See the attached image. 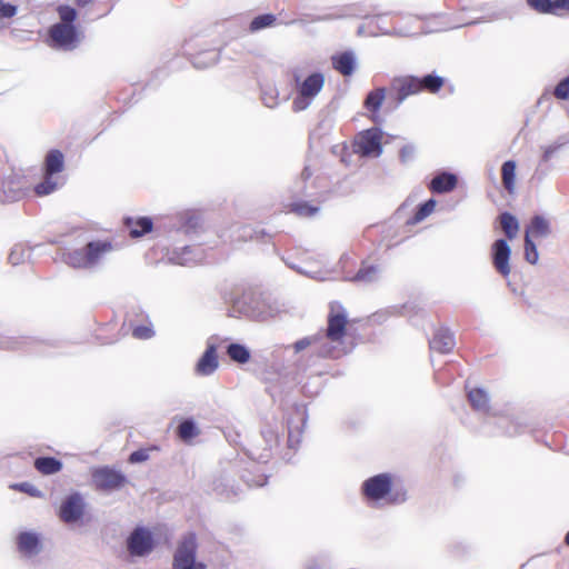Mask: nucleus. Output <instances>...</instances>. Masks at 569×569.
Returning <instances> with one entry per match:
<instances>
[{
  "label": "nucleus",
  "mask_w": 569,
  "mask_h": 569,
  "mask_svg": "<svg viewBox=\"0 0 569 569\" xmlns=\"http://www.w3.org/2000/svg\"><path fill=\"white\" fill-rule=\"evenodd\" d=\"M347 312L341 303H330L327 328L315 335L303 337L284 348L289 360L297 371H306L320 359H338L348 352L345 345L347 333Z\"/></svg>",
  "instance_id": "nucleus-1"
},
{
  "label": "nucleus",
  "mask_w": 569,
  "mask_h": 569,
  "mask_svg": "<svg viewBox=\"0 0 569 569\" xmlns=\"http://www.w3.org/2000/svg\"><path fill=\"white\" fill-rule=\"evenodd\" d=\"M279 312L280 308L273 300L253 288H246L237 293L231 299L229 309L232 317H244L256 321H266Z\"/></svg>",
  "instance_id": "nucleus-2"
},
{
  "label": "nucleus",
  "mask_w": 569,
  "mask_h": 569,
  "mask_svg": "<svg viewBox=\"0 0 569 569\" xmlns=\"http://www.w3.org/2000/svg\"><path fill=\"white\" fill-rule=\"evenodd\" d=\"M113 250L112 241L98 239L87 242L81 248L66 250L61 254V260L76 270L96 271Z\"/></svg>",
  "instance_id": "nucleus-3"
},
{
  "label": "nucleus",
  "mask_w": 569,
  "mask_h": 569,
  "mask_svg": "<svg viewBox=\"0 0 569 569\" xmlns=\"http://www.w3.org/2000/svg\"><path fill=\"white\" fill-rule=\"evenodd\" d=\"M290 73L296 90V96L292 100V110L300 112L308 109L323 89L325 74L320 71H315L303 78L298 67L292 68Z\"/></svg>",
  "instance_id": "nucleus-4"
},
{
  "label": "nucleus",
  "mask_w": 569,
  "mask_h": 569,
  "mask_svg": "<svg viewBox=\"0 0 569 569\" xmlns=\"http://www.w3.org/2000/svg\"><path fill=\"white\" fill-rule=\"evenodd\" d=\"M362 493L372 505L402 503L406 501L405 491H392V479L388 473H379L370 477L362 483Z\"/></svg>",
  "instance_id": "nucleus-5"
},
{
  "label": "nucleus",
  "mask_w": 569,
  "mask_h": 569,
  "mask_svg": "<svg viewBox=\"0 0 569 569\" xmlns=\"http://www.w3.org/2000/svg\"><path fill=\"white\" fill-rule=\"evenodd\" d=\"M197 538L194 533L187 535L179 543L172 562V569H207L202 562H197Z\"/></svg>",
  "instance_id": "nucleus-6"
},
{
  "label": "nucleus",
  "mask_w": 569,
  "mask_h": 569,
  "mask_svg": "<svg viewBox=\"0 0 569 569\" xmlns=\"http://www.w3.org/2000/svg\"><path fill=\"white\" fill-rule=\"evenodd\" d=\"M91 476L94 487L104 492L119 490L127 482V477L121 471L110 467L97 468Z\"/></svg>",
  "instance_id": "nucleus-7"
},
{
  "label": "nucleus",
  "mask_w": 569,
  "mask_h": 569,
  "mask_svg": "<svg viewBox=\"0 0 569 569\" xmlns=\"http://www.w3.org/2000/svg\"><path fill=\"white\" fill-rule=\"evenodd\" d=\"M86 511V501L80 492H72L67 496L59 508L58 516L67 525L80 521Z\"/></svg>",
  "instance_id": "nucleus-8"
},
{
  "label": "nucleus",
  "mask_w": 569,
  "mask_h": 569,
  "mask_svg": "<svg viewBox=\"0 0 569 569\" xmlns=\"http://www.w3.org/2000/svg\"><path fill=\"white\" fill-rule=\"evenodd\" d=\"M49 37L51 46L62 50H73L79 42L77 29L70 23H54L49 29Z\"/></svg>",
  "instance_id": "nucleus-9"
},
{
  "label": "nucleus",
  "mask_w": 569,
  "mask_h": 569,
  "mask_svg": "<svg viewBox=\"0 0 569 569\" xmlns=\"http://www.w3.org/2000/svg\"><path fill=\"white\" fill-rule=\"evenodd\" d=\"M28 190L27 180L19 174L11 173L0 181V201H19L27 194Z\"/></svg>",
  "instance_id": "nucleus-10"
},
{
  "label": "nucleus",
  "mask_w": 569,
  "mask_h": 569,
  "mask_svg": "<svg viewBox=\"0 0 569 569\" xmlns=\"http://www.w3.org/2000/svg\"><path fill=\"white\" fill-rule=\"evenodd\" d=\"M153 548V536L147 528L137 527L127 539V549L133 557H146Z\"/></svg>",
  "instance_id": "nucleus-11"
},
{
  "label": "nucleus",
  "mask_w": 569,
  "mask_h": 569,
  "mask_svg": "<svg viewBox=\"0 0 569 569\" xmlns=\"http://www.w3.org/2000/svg\"><path fill=\"white\" fill-rule=\"evenodd\" d=\"M418 84V77L416 76L393 78L389 87V93L395 99L396 106H400L408 97L418 94L420 92Z\"/></svg>",
  "instance_id": "nucleus-12"
},
{
  "label": "nucleus",
  "mask_w": 569,
  "mask_h": 569,
  "mask_svg": "<svg viewBox=\"0 0 569 569\" xmlns=\"http://www.w3.org/2000/svg\"><path fill=\"white\" fill-rule=\"evenodd\" d=\"M382 132L378 128H371L359 133L356 140L358 152L362 156L378 157L382 152Z\"/></svg>",
  "instance_id": "nucleus-13"
},
{
  "label": "nucleus",
  "mask_w": 569,
  "mask_h": 569,
  "mask_svg": "<svg viewBox=\"0 0 569 569\" xmlns=\"http://www.w3.org/2000/svg\"><path fill=\"white\" fill-rule=\"evenodd\" d=\"M168 260L179 266H193L204 260V251L200 246H184L168 252Z\"/></svg>",
  "instance_id": "nucleus-14"
},
{
  "label": "nucleus",
  "mask_w": 569,
  "mask_h": 569,
  "mask_svg": "<svg viewBox=\"0 0 569 569\" xmlns=\"http://www.w3.org/2000/svg\"><path fill=\"white\" fill-rule=\"evenodd\" d=\"M511 256V249L505 239H497L491 246V258L492 264L496 271L501 274L503 278H507L511 268L509 264Z\"/></svg>",
  "instance_id": "nucleus-15"
},
{
  "label": "nucleus",
  "mask_w": 569,
  "mask_h": 569,
  "mask_svg": "<svg viewBox=\"0 0 569 569\" xmlns=\"http://www.w3.org/2000/svg\"><path fill=\"white\" fill-rule=\"evenodd\" d=\"M219 367L217 347L213 342L208 341L207 349L198 360L194 372L201 377L211 376Z\"/></svg>",
  "instance_id": "nucleus-16"
},
{
  "label": "nucleus",
  "mask_w": 569,
  "mask_h": 569,
  "mask_svg": "<svg viewBox=\"0 0 569 569\" xmlns=\"http://www.w3.org/2000/svg\"><path fill=\"white\" fill-rule=\"evenodd\" d=\"M32 343L34 345V348L32 349L37 353L41 355H52L47 349L50 346L49 343L36 341L31 338H13V337H7V336H0V348L7 349V350H16L20 349L24 345Z\"/></svg>",
  "instance_id": "nucleus-17"
},
{
  "label": "nucleus",
  "mask_w": 569,
  "mask_h": 569,
  "mask_svg": "<svg viewBox=\"0 0 569 569\" xmlns=\"http://www.w3.org/2000/svg\"><path fill=\"white\" fill-rule=\"evenodd\" d=\"M455 346V336L448 328H439L429 341L430 349L442 355L451 352Z\"/></svg>",
  "instance_id": "nucleus-18"
},
{
  "label": "nucleus",
  "mask_w": 569,
  "mask_h": 569,
  "mask_svg": "<svg viewBox=\"0 0 569 569\" xmlns=\"http://www.w3.org/2000/svg\"><path fill=\"white\" fill-rule=\"evenodd\" d=\"M17 545L19 551L27 557L36 556L41 550L40 537L32 531L21 532L17 538Z\"/></svg>",
  "instance_id": "nucleus-19"
},
{
  "label": "nucleus",
  "mask_w": 569,
  "mask_h": 569,
  "mask_svg": "<svg viewBox=\"0 0 569 569\" xmlns=\"http://www.w3.org/2000/svg\"><path fill=\"white\" fill-rule=\"evenodd\" d=\"M332 68L345 77L351 76L356 70V56L352 51H345L331 57Z\"/></svg>",
  "instance_id": "nucleus-20"
},
{
  "label": "nucleus",
  "mask_w": 569,
  "mask_h": 569,
  "mask_svg": "<svg viewBox=\"0 0 569 569\" xmlns=\"http://www.w3.org/2000/svg\"><path fill=\"white\" fill-rule=\"evenodd\" d=\"M262 437L267 445L262 451H258L254 447L248 451L249 457L259 463L267 462L271 458L272 446L278 441L277 435L272 430L263 431Z\"/></svg>",
  "instance_id": "nucleus-21"
},
{
  "label": "nucleus",
  "mask_w": 569,
  "mask_h": 569,
  "mask_svg": "<svg viewBox=\"0 0 569 569\" xmlns=\"http://www.w3.org/2000/svg\"><path fill=\"white\" fill-rule=\"evenodd\" d=\"M457 186V177L450 172L437 174L430 182L429 188L432 192L445 193L453 190Z\"/></svg>",
  "instance_id": "nucleus-22"
},
{
  "label": "nucleus",
  "mask_w": 569,
  "mask_h": 569,
  "mask_svg": "<svg viewBox=\"0 0 569 569\" xmlns=\"http://www.w3.org/2000/svg\"><path fill=\"white\" fill-rule=\"evenodd\" d=\"M471 407L479 412L487 413L490 409V399L482 388H473L468 392Z\"/></svg>",
  "instance_id": "nucleus-23"
},
{
  "label": "nucleus",
  "mask_w": 569,
  "mask_h": 569,
  "mask_svg": "<svg viewBox=\"0 0 569 569\" xmlns=\"http://www.w3.org/2000/svg\"><path fill=\"white\" fill-rule=\"evenodd\" d=\"M380 273L381 270L378 266L363 263L352 277H346V279L355 282L370 283L378 280Z\"/></svg>",
  "instance_id": "nucleus-24"
},
{
  "label": "nucleus",
  "mask_w": 569,
  "mask_h": 569,
  "mask_svg": "<svg viewBox=\"0 0 569 569\" xmlns=\"http://www.w3.org/2000/svg\"><path fill=\"white\" fill-rule=\"evenodd\" d=\"M550 233V226L542 216H535L526 229V237L546 238Z\"/></svg>",
  "instance_id": "nucleus-25"
},
{
  "label": "nucleus",
  "mask_w": 569,
  "mask_h": 569,
  "mask_svg": "<svg viewBox=\"0 0 569 569\" xmlns=\"http://www.w3.org/2000/svg\"><path fill=\"white\" fill-rule=\"evenodd\" d=\"M124 223L132 238L141 237L152 230V221L147 217L138 218L137 220L133 218H126Z\"/></svg>",
  "instance_id": "nucleus-26"
},
{
  "label": "nucleus",
  "mask_w": 569,
  "mask_h": 569,
  "mask_svg": "<svg viewBox=\"0 0 569 569\" xmlns=\"http://www.w3.org/2000/svg\"><path fill=\"white\" fill-rule=\"evenodd\" d=\"M220 58V53L216 49L202 51L193 57L192 64L197 69H206L214 66Z\"/></svg>",
  "instance_id": "nucleus-27"
},
{
  "label": "nucleus",
  "mask_w": 569,
  "mask_h": 569,
  "mask_svg": "<svg viewBox=\"0 0 569 569\" xmlns=\"http://www.w3.org/2000/svg\"><path fill=\"white\" fill-rule=\"evenodd\" d=\"M34 467L42 475H53L61 470L62 463L53 457H40L36 459Z\"/></svg>",
  "instance_id": "nucleus-28"
},
{
  "label": "nucleus",
  "mask_w": 569,
  "mask_h": 569,
  "mask_svg": "<svg viewBox=\"0 0 569 569\" xmlns=\"http://www.w3.org/2000/svg\"><path fill=\"white\" fill-rule=\"evenodd\" d=\"M418 82L420 92L427 91L430 93H437L445 84V79L437 74H426L423 77H418Z\"/></svg>",
  "instance_id": "nucleus-29"
},
{
  "label": "nucleus",
  "mask_w": 569,
  "mask_h": 569,
  "mask_svg": "<svg viewBox=\"0 0 569 569\" xmlns=\"http://www.w3.org/2000/svg\"><path fill=\"white\" fill-rule=\"evenodd\" d=\"M501 179L505 189L512 193L516 184V162L508 160L501 167Z\"/></svg>",
  "instance_id": "nucleus-30"
},
{
  "label": "nucleus",
  "mask_w": 569,
  "mask_h": 569,
  "mask_svg": "<svg viewBox=\"0 0 569 569\" xmlns=\"http://www.w3.org/2000/svg\"><path fill=\"white\" fill-rule=\"evenodd\" d=\"M563 144L565 142H555L542 148L541 160L536 169V174L539 176V178H543L547 174L548 168H543L545 163H547Z\"/></svg>",
  "instance_id": "nucleus-31"
},
{
  "label": "nucleus",
  "mask_w": 569,
  "mask_h": 569,
  "mask_svg": "<svg viewBox=\"0 0 569 569\" xmlns=\"http://www.w3.org/2000/svg\"><path fill=\"white\" fill-rule=\"evenodd\" d=\"M63 169V154L59 150H51L46 157V173L53 176Z\"/></svg>",
  "instance_id": "nucleus-32"
},
{
  "label": "nucleus",
  "mask_w": 569,
  "mask_h": 569,
  "mask_svg": "<svg viewBox=\"0 0 569 569\" xmlns=\"http://www.w3.org/2000/svg\"><path fill=\"white\" fill-rule=\"evenodd\" d=\"M499 219L506 237L509 240L515 239L519 230V223L516 217L509 212H502Z\"/></svg>",
  "instance_id": "nucleus-33"
},
{
  "label": "nucleus",
  "mask_w": 569,
  "mask_h": 569,
  "mask_svg": "<svg viewBox=\"0 0 569 569\" xmlns=\"http://www.w3.org/2000/svg\"><path fill=\"white\" fill-rule=\"evenodd\" d=\"M386 98V89L377 88L370 91L365 99V107L371 112H378Z\"/></svg>",
  "instance_id": "nucleus-34"
},
{
  "label": "nucleus",
  "mask_w": 569,
  "mask_h": 569,
  "mask_svg": "<svg viewBox=\"0 0 569 569\" xmlns=\"http://www.w3.org/2000/svg\"><path fill=\"white\" fill-rule=\"evenodd\" d=\"M227 355L232 361L238 363H247L250 359L249 349L241 343H230L227 347Z\"/></svg>",
  "instance_id": "nucleus-35"
},
{
  "label": "nucleus",
  "mask_w": 569,
  "mask_h": 569,
  "mask_svg": "<svg viewBox=\"0 0 569 569\" xmlns=\"http://www.w3.org/2000/svg\"><path fill=\"white\" fill-rule=\"evenodd\" d=\"M436 207V200L429 199L421 203L415 214L408 220V224H416L425 220L429 214L432 213Z\"/></svg>",
  "instance_id": "nucleus-36"
},
{
  "label": "nucleus",
  "mask_w": 569,
  "mask_h": 569,
  "mask_svg": "<svg viewBox=\"0 0 569 569\" xmlns=\"http://www.w3.org/2000/svg\"><path fill=\"white\" fill-rule=\"evenodd\" d=\"M381 18L382 17H380V16L369 18L363 26L359 27L358 33L359 34H368L371 37H376L380 33L385 34L381 30H379V28L385 29L383 23H380Z\"/></svg>",
  "instance_id": "nucleus-37"
},
{
  "label": "nucleus",
  "mask_w": 569,
  "mask_h": 569,
  "mask_svg": "<svg viewBox=\"0 0 569 569\" xmlns=\"http://www.w3.org/2000/svg\"><path fill=\"white\" fill-rule=\"evenodd\" d=\"M261 99L266 107L274 108L279 103V91L273 84L261 87Z\"/></svg>",
  "instance_id": "nucleus-38"
},
{
  "label": "nucleus",
  "mask_w": 569,
  "mask_h": 569,
  "mask_svg": "<svg viewBox=\"0 0 569 569\" xmlns=\"http://www.w3.org/2000/svg\"><path fill=\"white\" fill-rule=\"evenodd\" d=\"M199 435L197 425L191 419L183 420L178 427V436L183 441H189Z\"/></svg>",
  "instance_id": "nucleus-39"
},
{
  "label": "nucleus",
  "mask_w": 569,
  "mask_h": 569,
  "mask_svg": "<svg viewBox=\"0 0 569 569\" xmlns=\"http://www.w3.org/2000/svg\"><path fill=\"white\" fill-rule=\"evenodd\" d=\"M213 490L217 492V495L227 499L238 495V492L233 489V486L230 485V480L228 478H220L214 480Z\"/></svg>",
  "instance_id": "nucleus-40"
},
{
  "label": "nucleus",
  "mask_w": 569,
  "mask_h": 569,
  "mask_svg": "<svg viewBox=\"0 0 569 569\" xmlns=\"http://www.w3.org/2000/svg\"><path fill=\"white\" fill-rule=\"evenodd\" d=\"M58 189V181L53 176L46 173L43 181L34 186V192L37 196H48Z\"/></svg>",
  "instance_id": "nucleus-41"
},
{
  "label": "nucleus",
  "mask_w": 569,
  "mask_h": 569,
  "mask_svg": "<svg viewBox=\"0 0 569 569\" xmlns=\"http://www.w3.org/2000/svg\"><path fill=\"white\" fill-rule=\"evenodd\" d=\"M290 211L299 217H313L318 213L319 207L305 201H296L290 204Z\"/></svg>",
  "instance_id": "nucleus-42"
},
{
  "label": "nucleus",
  "mask_w": 569,
  "mask_h": 569,
  "mask_svg": "<svg viewBox=\"0 0 569 569\" xmlns=\"http://www.w3.org/2000/svg\"><path fill=\"white\" fill-rule=\"evenodd\" d=\"M312 176V171L310 170L309 166H306L301 172V177L298 181L295 182L292 187V193L295 197H303L309 196L307 192V180L310 179Z\"/></svg>",
  "instance_id": "nucleus-43"
},
{
  "label": "nucleus",
  "mask_w": 569,
  "mask_h": 569,
  "mask_svg": "<svg viewBox=\"0 0 569 569\" xmlns=\"http://www.w3.org/2000/svg\"><path fill=\"white\" fill-rule=\"evenodd\" d=\"M276 22V16L272 13L260 14L252 19L249 29L251 32L262 30L264 28L273 26Z\"/></svg>",
  "instance_id": "nucleus-44"
},
{
  "label": "nucleus",
  "mask_w": 569,
  "mask_h": 569,
  "mask_svg": "<svg viewBox=\"0 0 569 569\" xmlns=\"http://www.w3.org/2000/svg\"><path fill=\"white\" fill-rule=\"evenodd\" d=\"M530 8L539 13L556 14V0H527Z\"/></svg>",
  "instance_id": "nucleus-45"
},
{
  "label": "nucleus",
  "mask_w": 569,
  "mask_h": 569,
  "mask_svg": "<svg viewBox=\"0 0 569 569\" xmlns=\"http://www.w3.org/2000/svg\"><path fill=\"white\" fill-rule=\"evenodd\" d=\"M30 258V250L24 248L22 244H16L9 253V262L12 266L22 263L26 259Z\"/></svg>",
  "instance_id": "nucleus-46"
},
{
  "label": "nucleus",
  "mask_w": 569,
  "mask_h": 569,
  "mask_svg": "<svg viewBox=\"0 0 569 569\" xmlns=\"http://www.w3.org/2000/svg\"><path fill=\"white\" fill-rule=\"evenodd\" d=\"M525 259L531 264H536L539 259L536 243L533 242V240L531 238L526 237V236H525Z\"/></svg>",
  "instance_id": "nucleus-47"
},
{
  "label": "nucleus",
  "mask_w": 569,
  "mask_h": 569,
  "mask_svg": "<svg viewBox=\"0 0 569 569\" xmlns=\"http://www.w3.org/2000/svg\"><path fill=\"white\" fill-rule=\"evenodd\" d=\"M553 96L558 100L569 99V74L561 79L553 89Z\"/></svg>",
  "instance_id": "nucleus-48"
},
{
  "label": "nucleus",
  "mask_w": 569,
  "mask_h": 569,
  "mask_svg": "<svg viewBox=\"0 0 569 569\" xmlns=\"http://www.w3.org/2000/svg\"><path fill=\"white\" fill-rule=\"evenodd\" d=\"M58 13H59V17H60V20H61L60 23L73 24V21L77 18L76 9L70 7V6H59L58 7Z\"/></svg>",
  "instance_id": "nucleus-49"
},
{
  "label": "nucleus",
  "mask_w": 569,
  "mask_h": 569,
  "mask_svg": "<svg viewBox=\"0 0 569 569\" xmlns=\"http://www.w3.org/2000/svg\"><path fill=\"white\" fill-rule=\"evenodd\" d=\"M198 224L199 219L196 216H183L181 217L179 230H182L184 233H189L191 230L196 229Z\"/></svg>",
  "instance_id": "nucleus-50"
},
{
  "label": "nucleus",
  "mask_w": 569,
  "mask_h": 569,
  "mask_svg": "<svg viewBox=\"0 0 569 569\" xmlns=\"http://www.w3.org/2000/svg\"><path fill=\"white\" fill-rule=\"evenodd\" d=\"M385 34H393V36H400V37H411L420 33V30H412L409 28H397L393 27L391 29H381L379 28Z\"/></svg>",
  "instance_id": "nucleus-51"
},
{
  "label": "nucleus",
  "mask_w": 569,
  "mask_h": 569,
  "mask_svg": "<svg viewBox=\"0 0 569 569\" xmlns=\"http://www.w3.org/2000/svg\"><path fill=\"white\" fill-rule=\"evenodd\" d=\"M154 335V331L151 327L148 326H137L132 330V336L137 339H150Z\"/></svg>",
  "instance_id": "nucleus-52"
},
{
  "label": "nucleus",
  "mask_w": 569,
  "mask_h": 569,
  "mask_svg": "<svg viewBox=\"0 0 569 569\" xmlns=\"http://www.w3.org/2000/svg\"><path fill=\"white\" fill-rule=\"evenodd\" d=\"M17 6L11 3H4L2 0H0V18H12L17 14Z\"/></svg>",
  "instance_id": "nucleus-53"
},
{
  "label": "nucleus",
  "mask_w": 569,
  "mask_h": 569,
  "mask_svg": "<svg viewBox=\"0 0 569 569\" xmlns=\"http://www.w3.org/2000/svg\"><path fill=\"white\" fill-rule=\"evenodd\" d=\"M415 151H416V149L412 144L403 146L399 152V158H400L401 162L407 163L410 160H412V158L415 156Z\"/></svg>",
  "instance_id": "nucleus-54"
},
{
  "label": "nucleus",
  "mask_w": 569,
  "mask_h": 569,
  "mask_svg": "<svg viewBox=\"0 0 569 569\" xmlns=\"http://www.w3.org/2000/svg\"><path fill=\"white\" fill-rule=\"evenodd\" d=\"M243 480L249 487H262L267 482V476L263 473H260L254 478L243 476Z\"/></svg>",
  "instance_id": "nucleus-55"
},
{
  "label": "nucleus",
  "mask_w": 569,
  "mask_h": 569,
  "mask_svg": "<svg viewBox=\"0 0 569 569\" xmlns=\"http://www.w3.org/2000/svg\"><path fill=\"white\" fill-rule=\"evenodd\" d=\"M148 458H149V452H148V450H146V449H139V450L133 451V452L129 456V461H130L131 463H139V462H143V461H146Z\"/></svg>",
  "instance_id": "nucleus-56"
},
{
  "label": "nucleus",
  "mask_w": 569,
  "mask_h": 569,
  "mask_svg": "<svg viewBox=\"0 0 569 569\" xmlns=\"http://www.w3.org/2000/svg\"><path fill=\"white\" fill-rule=\"evenodd\" d=\"M283 262L292 270L297 271L298 273H301V274H305V276H308L310 278H315V279H318L319 278V273L320 272H310V271H307L300 267H298L297 264L288 261L287 258H282Z\"/></svg>",
  "instance_id": "nucleus-57"
},
{
  "label": "nucleus",
  "mask_w": 569,
  "mask_h": 569,
  "mask_svg": "<svg viewBox=\"0 0 569 569\" xmlns=\"http://www.w3.org/2000/svg\"><path fill=\"white\" fill-rule=\"evenodd\" d=\"M16 487L19 488L21 491L29 493L32 497H39L41 495L40 491L29 482H22L20 485H17Z\"/></svg>",
  "instance_id": "nucleus-58"
},
{
  "label": "nucleus",
  "mask_w": 569,
  "mask_h": 569,
  "mask_svg": "<svg viewBox=\"0 0 569 569\" xmlns=\"http://www.w3.org/2000/svg\"><path fill=\"white\" fill-rule=\"evenodd\" d=\"M256 237H257V231L253 230L249 226H244L240 229V234L238 236V239L248 240V239H253Z\"/></svg>",
  "instance_id": "nucleus-59"
},
{
  "label": "nucleus",
  "mask_w": 569,
  "mask_h": 569,
  "mask_svg": "<svg viewBox=\"0 0 569 569\" xmlns=\"http://www.w3.org/2000/svg\"><path fill=\"white\" fill-rule=\"evenodd\" d=\"M299 433L295 435L293 431L289 428V435H288V445L290 448H295L299 443Z\"/></svg>",
  "instance_id": "nucleus-60"
},
{
  "label": "nucleus",
  "mask_w": 569,
  "mask_h": 569,
  "mask_svg": "<svg viewBox=\"0 0 569 569\" xmlns=\"http://www.w3.org/2000/svg\"><path fill=\"white\" fill-rule=\"evenodd\" d=\"M557 10H569V0H556Z\"/></svg>",
  "instance_id": "nucleus-61"
},
{
  "label": "nucleus",
  "mask_w": 569,
  "mask_h": 569,
  "mask_svg": "<svg viewBox=\"0 0 569 569\" xmlns=\"http://www.w3.org/2000/svg\"><path fill=\"white\" fill-rule=\"evenodd\" d=\"M89 2H91V0H77V3L82 7L88 4Z\"/></svg>",
  "instance_id": "nucleus-62"
},
{
  "label": "nucleus",
  "mask_w": 569,
  "mask_h": 569,
  "mask_svg": "<svg viewBox=\"0 0 569 569\" xmlns=\"http://www.w3.org/2000/svg\"><path fill=\"white\" fill-rule=\"evenodd\" d=\"M565 542L569 547V531L567 532V535L565 537Z\"/></svg>",
  "instance_id": "nucleus-63"
},
{
  "label": "nucleus",
  "mask_w": 569,
  "mask_h": 569,
  "mask_svg": "<svg viewBox=\"0 0 569 569\" xmlns=\"http://www.w3.org/2000/svg\"><path fill=\"white\" fill-rule=\"evenodd\" d=\"M308 569H320L317 565H311L308 567Z\"/></svg>",
  "instance_id": "nucleus-64"
}]
</instances>
